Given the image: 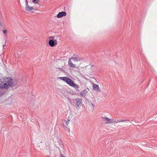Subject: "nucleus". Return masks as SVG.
Segmentation results:
<instances>
[{
    "mask_svg": "<svg viewBox=\"0 0 157 157\" xmlns=\"http://www.w3.org/2000/svg\"><path fill=\"white\" fill-rule=\"evenodd\" d=\"M68 64L71 67H75V65L74 64H73L72 63L71 59H69L68 60Z\"/></svg>",
    "mask_w": 157,
    "mask_h": 157,
    "instance_id": "f8f14e48",
    "label": "nucleus"
},
{
    "mask_svg": "<svg viewBox=\"0 0 157 157\" xmlns=\"http://www.w3.org/2000/svg\"><path fill=\"white\" fill-rule=\"evenodd\" d=\"M70 59H72L74 62H77L80 60L79 58L78 57H72Z\"/></svg>",
    "mask_w": 157,
    "mask_h": 157,
    "instance_id": "9b49d317",
    "label": "nucleus"
},
{
    "mask_svg": "<svg viewBox=\"0 0 157 157\" xmlns=\"http://www.w3.org/2000/svg\"><path fill=\"white\" fill-rule=\"evenodd\" d=\"M59 157H65L64 156H63V155H61V156Z\"/></svg>",
    "mask_w": 157,
    "mask_h": 157,
    "instance_id": "a211bd4d",
    "label": "nucleus"
},
{
    "mask_svg": "<svg viewBox=\"0 0 157 157\" xmlns=\"http://www.w3.org/2000/svg\"><path fill=\"white\" fill-rule=\"evenodd\" d=\"M102 122L105 124H110L114 122L113 119L108 118L106 117H102Z\"/></svg>",
    "mask_w": 157,
    "mask_h": 157,
    "instance_id": "7ed1b4c3",
    "label": "nucleus"
},
{
    "mask_svg": "<svg viewBox=\"0 0 157 157\" xmlns=\"http://www.w3.org/2000/svg\"><path fill=\"white\" fill-rule=\"evenodd\" d=\"M76 103L77 105L78 106L80 105L82 103V100L81 99L78 98L75 99Z\"/></svg>",
    "mask_w": 157,
    "mask_h": 157,
    "instance_id": "423d86ee",
    "label": "nucleus"
},
{
    "mask_svg": "<svg viewBox=\"0 0 157 157\" xmlns=\"http://www.w3.org/2000/svg\"><path fill=\"white\" fill-rule=\"evenodd\" d=\"M48 44L51 47H54L56 45V43L54 40H52V39L49 41Z\"/></svg>",
    "mask_w": 157,
    "mask_h": 157,
    "instance_id": "0eeeda50",
    "label": "nucleus"
},
{
    "mask_svg": "<svg viewBox=\"0 0 157 157\" xmlns=\"http://www.w3.org/2000/svg\"><path fill=\"white\" fill-rule=\"evenodd\" d=\"M87 92V91L86 90H85L80 93V95L82 97H84Z\"/></svg>",
    "mask_w": 157,
    "mask_h": 157,
    "instance_id": "6e6552de",
    "label": "nucleus"
},
{
    "mask_svg": "<svg viewBox=\"0 0 157 157\" xmlns=\"http://www.w3.org/2000/svg\"><path fill=\"white\" fill-rule=\"evenodd\" d=\"M28 4V2L27 0H26V5H27Z\"/></svg>",
    "mask_w": 157,
    "mask_h": 157,
    "instance_id": "6ab92c4d",
    "label": "nucleus"
},
{
    "mask_svg": "<svg viewBox=\"0 0 157 157\" xmlns=\"http://www.w3.org/2000/svg\"><path fill=\"white\" fill-rule=\"evenodd\" d=\"M93 89L94 90L97 92H100L101 90L99 89V87L98 85L96 84L93 85Z\"/></svg>",
    "mask_w": 157,
    "mask_h": 157,
    "instance_id": "20e7f679",
    "label": "nucleus"
},
{
    "mask_svg": "<svg viewBox=\"0 0 157 157\" xmlns=\"http://www.w3.org/2000/svg\"><path fill=\"white\" fill-rule=\"evenodd\" d=\"M70 121L68 119L67 120L64 121L63 122V124L65 127H67L68 126Z\"/></svg>",
    "mask_w": 157,
    "mask_h": 157,
    "instance_id": "ddd939ff",
    "label": "nucleus"
},
{
    "mask_svg": "<svg viewBox=\"0 0 157 157\" xmlns=\"http://www.w3.org/2000/svg\"><path fill=\"white\" fill-rule=\"evenodd\" d=\"M57 36H51L50 37V39H52V40H54L56 43V45H57Z\"/></svg>",
    "mask_w": 157,
    "mask_h": 157,
    "instance_id": "9d476101",
    "label": "nucleus"
},
{
    "mask_svg": "<svg viewBox=\"0 0 157 157\" xmlns=\"http://www.w3.org/2000/svg\"><path fill=\"white\" fill-rule=\"evenodd\" d=\"M128 120H123V119H120V120H117L115 122L116 123H118L120 122H125L128 121Z\"/></svg>",
    "mask_w": 157,
    "mask_h": 157,
    "instance_id": "4468645a",
    "label": "nucleus"
},
{
    "mask_svg": "<svg viewBox=\"0 0 157 157\" xmlns=\"http://www.w3.org/2000/svg\"><path fill=\"white\" fill-rule=\"evenodd\" d=\"M89 104L91 108L93 109L94 107V104L92 102H90Z\"/></svg>",
    "mask_w": 157,
    "mask_h": 157,
    "instance_id": "2eb2a0df",
    "label": "nucleus"
},
{
    "mask_svg": "<svg viewBox=\"0 0 157 157\" xmlns=\"http://www.w3.org/2000/svg\"><path fill=\"white\" fill-rule=\"evenodd\" d=\"M25 9L27 11H30L33 10V7L30 6L28 5H27L26 6Z\"/></svg>",
    "mask_w": 157,
    "mask_h": 157,
    "instance_id": "1a4fd4ad",
    "label": "nucleus"
},
{
    "mask_svg": "<svg viewBox=\"0 0 157 157\" xmlns=\"http://www.w3.org/2000/svg\"><path fill=\"white\" fill-rule=\"evenodd\" d=\"M59 78L65 81L70 86L74 87L75 88L78 89L79 87L77 85L75 84L71 79L68 77H59Z\"/></svg>",
    "mask_w": 157,
    "mask_h": 157,
    "instance_id": "f03ea898",
    "label": "nucleus"
},
{
    "mask_svg": "<svg viewBox=\"0 0 157 157\" xmlns=\"http://www.w3.org/2000/svg\"><path fill=\"white\" fill-rule=\"evenodd\" d=\"M67 15V13L65 12H59L57 15V17L58 18H60L63 16H66Z\"/></svg>",
    "mask_w": 157,
    "mask_h": 157,
    "instance_id": "39448f33",
    "label": "nucleus"
},
{
    "mask_svg": "<svg viewBox=\"0 0 157 157\" xmlns=\"http://www.w3.org/2000/svg\"><path fill=\"white\" fill-rule=\"evenodd\" d=\"M3 32L4 34H5L7 32V31L6 30H4L3 31Z\"/></svg>",
    "mask_w": 157,
    "mask_h": 157,
    "instance_id": "f3484780",
    "label": "nucleus"
},
{
    "mask_svg": "<svg viewBox=\"0 0 157 157\" xmlns=\"http://www.w3.org/2000/svg\"><path fill=\"white\" fill-rule=\"evenodd\" d=\"M33 2L35 4H38L39 2V0H33Z\"/></svg>",
    "mask_w": 157,
    "mask_h": 157,
    "instance_id": "dca6fc26",
    "label": "nucleus"
},
{
    "mask_svg": "<svg viewBox=\"0 0 157 157\" xmlns=\"http://www.w3.org/2000/svg\"><path fill=\"white\" fill-rule=\"evenodd\" d=\"M13 79L10 77H4L0 79V88L7 89L13 86Z\"/></svg>",
    "mask_w": 157,
    "mask_h": 157,
    "instance_id": "f257e3e1",
    "label": "nucleus"
}]
</instances>
